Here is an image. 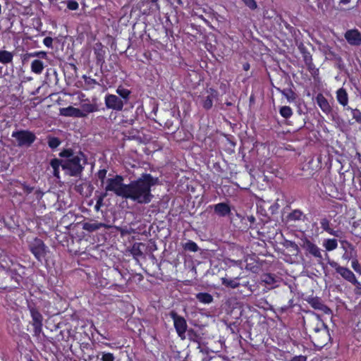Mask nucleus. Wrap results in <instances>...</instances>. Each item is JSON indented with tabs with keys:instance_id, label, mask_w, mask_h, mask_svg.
<instances>
[{
	"instance_id": "1",
	"label": "nucleus",
	"mask_w": 361,
	"mask_h": 361,
	"mask_svg": "<svg viewBox=\"0 0 361 361\" xmlns=\"http://www.w3.org/2000/svg\"><path fill=\"white\" fill-rule=\"evenodd\" d=\"M158 183V178H154L149 173H142L139 178L128 184L126 199L141 204H148L154 197L151 192V188L157 185Z\"/></svg>"
},
{
	"instance_id": "2",
	"label": "nucleus",
	"mask_w": 361,
	"mask_h": 361,
	"mask_svg": "<svg viewBox=\"0 0 361 361\" xmlns=\"http://www.w3.org/2000/svg\"><path fill=\"white\" fill-rule=\"evenodd\" d=\"M1 264L2 270H0V289L8 290L18 288L23 281V277L19 273L24 269V267L18 262L11 261V264L4 261Z\"/></svg>"
},
{
	"instance_id": "3",
	"label": "nucleus",
	"mask_w": 361,
	"mask_h": 361,
	"mask_svg": "<svg viewBox=\"0 0 361 361\" xmlns=\"http://www.w3.org/2000/svg\"><path fill=\"white\" fill-rule=\"evenodd\" d=\"M313 332L311 338L314 345L318 348H322L330 341L331 337L326 324L317 316V321L312 324Z\"/></svg>"
},
{
	"instance_id": "4",
	"label": "nucleus",
	"mask_w": 361,
	"mask_h": 361,
	"mask_svg": "<svg viewBox=\"0 0 361 361\" xmlns=\"http://www.w3.org/2000/svg\"><path fill=\"white\" fill-rule=\"evenodd\" d=\"M86 163L87 159L80 150L75 152L69 149V176H79Z\"/></svg>"
},
{
	"instance_id": "5",
	"label": "nucleus",
	"mask_w": 361,
	"mask_h": 361,
	"mask_svg": "<svg viewBox=\"0 0 361 361\" xmlns=\"http://www.w3.org/2000/svg\"><path fill=\"white\" fill-rule=\"evenodd\" d=\"M27 309L30 312V314L32 318V321L30 322V324L32 325L33 328L32 336L39 338L40 335L43 334V316L39 312V308L37 307L34 303L28 304Z\"/></svg>"
},
{
	"instance_id": "6",
	"label": "nucleus",
	"mask_w": 361,
	"mask_h": 361,
	"mask_svg": "<svg viewBox=\"0 0 361 361\" xmlns=\"http://www.w3.org/2000/svg\"><path fill=\"white\" fill-rule=\"evenodd\" d=\"M105 190L106 192L108 191L114 192L117 196L126 199L128 191V184L123 183V176L116 175L114 178L107 179Z\"/></svg>"
},
{
	"instance_id": "7",
	"label": "nucleus",
	"mask_w": 361,
	"mask_h": 361,
	"mask_svg": "<svg viewBox=\"0 0 361 361\" xmlns=\"http://www.w3.org/2000/svg\"><path fill=\"white\" fill-rule=\"evenodd\" d=\"M11 136L16 139L18 147H30L37 139L35 134L28 130L13 131Z\"/></svg>"
},
{
	"instance_id": "8",
	"label": "nucleus",
	"mask_w": 361,
	"mask_h": 361,
	"mask_svg": "<svg viewBox=\"0 0 361 361\" xmlns=\"http://www.w3.org/2000/svg\"><path fill=\"white\" fill-rule=\"evenodd\" d=\"M29 250L35 259L41 263L43 259H45L48 252L47 247L43 240L39 238H35L32 242H30L29 245Z\"/></svg>"
},
{
	"instance_id": "9",
	"label": "nucleus",
	"mask_w": 361,
	"mask_h": 361,
	"mask_svg": "<svg viewBox=\"0 0 361 361\" xmlns=\"http://www.w3.org/2000/svg\"><path fill=\"white\" fill-rule=\"evenodd\" d=\"M169 315L173 321L174 328L178 336L182 340L185 339V333L188 328L186 320L174 310L171 311Z\"/></svg>"
},
{
	"instance_id": "10",
	"label": "nucleus",
	"mask_w": 361,
	"mask_h": 361,
	"mask_svg": "<svg viewBox=\"0 0 361 361\" xmlns=\"http://www.w3.org/2000/svg\"><path fill=\"white\" fill-rule=\"evenodd\" d=\"M326 258L327 259L328 264L333 268L335 269L336 271L345 280L351 283L356 277L354 273L349 269L340 266L336 262L332 261L329 259V255L326 252L324 253Z\"/></svg>"
},
{
	"instance_id": "11",
	"label": "nucleus",
	"mask_w": 361,
	"mask_h": 361,
	"mask_svg": "<svg viewBox=\"0 0 361 361\" xmlns=\"http://www.w3.org/2000/svg\"><path fill=\"white\" fill-rule=\"evenodd\" d=\"M105 105L107 109L115 111H121L123 107L124 102L121 98L115 94H107L105 97Z\"/></svg>"
},
{
	"instance_id": "12",
	"label": "nucleus",
	"mask_w": 361,
	"mask_h": 361,
	"mask_svg": "<svg viewBox=\"0 0 361 361\" xmlns=\"http://www.w3.org/2000/svg\"><path fill=\"white\" fill-rule=\"evenodd\" d=\"M301 246L310 255L316 258H318L319 259V263H321V260L323 259V257L322 255L320 249L315 244L312 243L310 240L305 238L302 240V244Z\"/></svg>"
},
{
	"instance_id": "13",
	"label": "nucleus",
	"mask_w": 361,
	"mask_h": 361,
	"mask_svg": "<svg viewBox=\"0 0 361 361\" xmlns=\"http://www.w3.org/2000/svg\"><path fill=\"white\" fill-rule=\"evenodd\" d=\"M348 43L352 46L361 44V32L357 29L348 30L344 35Z\"/></svg>"
},
{
	"instance_id": "14",
	"label": "nucleus",
	"mask_w": 361,
	"mask_h": 361,
	"mask_svg": "<svg viewBox=\"0 0 361 361\" xmlns=\"http://www.w3.org/2000/svg\"><path fill=\"white\" fill-rule=\"evenodd\" d=\"M306 300L315 310H321L326 314H330L332 312L331 310L325 305L318 297L308 298Z\"/></svg>"
},
{
	"instance_id": "15",
	"label": "nucleus",
	"mask_w": 361,
	"mask_h": 361,
	"mask_svg": "<svg viewBox=\"0 0 361 361\" xmlns=\"http://www.w3.org/2000/svg\"><path fill=\"white\" fill-rule=\"evenodd\" d=\"M50 165L53 169L54 176L59 179L60 178V177H59L60 166L62 167V169L64 171L65 173H66L68 172V161H64L62 163V161L55 158L51 161Z\"/></svg>"
},
{
	"instance_id": "16",
	"label": "nucleus",
	"mask_w": 361,
	"mask_h": 361,
	"mask_svg": "<svg viewBox=\"0 0 361 361\" xmlns=\"http://www.w3.org/2000/svg\"><path fill=\"white\" fill-rule=\"evenodd\" d=\"M94 49L96 55L97 64L102 67L105 61L104 57L106 51L101 43L95 44Z\"/></svg>"
},
{
	"instance_id": "17",
	"label": "nucleus",
	"mask_w": 361,
	"mask_h": 361,
	"mask_svg": "<svg viewBox=\"0 0 361 361\" xmlns=\"http://www.w3.org/2000/svg\"><path fill=\"white\" fill-rule=\"evenodd\" d=\"M320 225H321V228L324 231L328 232L329 234H331L335 237H338V238L341 237L342 231H341L339 230L334 231V229H332L330 227V221L326 218H323L321 219Z\"/></svg>"
},
{
	"instance_id": "18",
	"label": "nucleus",
	"mask_w": 361,
	"mask_h": 361,
	"mask_svg": "<svg viewBox=\"0 0 361 361\" xmlns=\"http://www.w3.org/2000/svg\"><path fill=\"white\" fill-rule=\"evenodd\" d=\"M214 211L219 216H226L231 213L229 205L225 202H221L213 206Z\"/></svg>"
},
{
	"instance_id": "19",
	"label": "nucleus",
	"mask_w": 361,
	"mask_h": 361,
	"mask_svg": "<svg viewBox=\"0 0 361 361\" xmlns=\"http://www.w3.org/2000/svg\"><path fill=\"white\" fill-rule=\"evenodd\" d=\"M316 99L317 104L325 114H329L331 111V107L329 105L328 100L322 94H318Z\"/></svg>"
},
{
	"instance_id": "20",
	"label": "nucleus",
	"mask_w": 361,
	"mask_h": 361,
	"mask_svg": "<svg viewBox=\"0 0 361 361\" xmlns=\"http://www.w3.org/2000/svg\"><path fill=\"white\" fill-rule=\"evenodd\" d=\"M106 224L103 223H98L96 221H92L90 222H85L82 224V228L87 231L88 232H94L102 227H106Z\"/></svg>"
},
{
	"instance_id": "21",
	"label": "nucleus",
	"mask_w": 361,
	"mask_h": 361,
	"mask_svg": "<svg viewBox=\"0 0 361 361\" xmlns=\"http://www.w3.org/2000/svg\"><path fill=\"white\" fill-rule=\"evenodd\" d=\"M210 94L206 97V98L202 101V106L207 110L210 109L212 107L213 99L217 96V92L216 90L213 89H210Z\"/></svg>"
},
{
	"instance_id": "22",
	"label": "nucleus",
	"mask_w": 361,
	"mask_h": 361,
	"mask_svg": "<svg viewBox=\"0 0 361 361\" xmlns=\"http://www.w3.org/2000/svg\"><path fill=\"white\" fill-rule=\"evenodd\" d=\"M336 97L338 102L343 105V106H345L348 104V97L347 92L343 88H340L336 92Z\"/></svg>"
},
{
	"instance_id": "23",
	"label": "nucleus",
	"mask_w": 361,
	"mask_h": 361,
	"mask_svg": "<svg viewBox=\"0 0 361 361\" xmlns=\"http://www.w3.org/2000/svg\"><path fill=\"white\" fill-rule=\"evenodd\" d=\"M13 54L12 52L6 50L0 51V63L7 64L12 62Z\"/></svg>"
},
{
	"instance_id": "24",
	"label": "nucleus",
	"mask_w": 361,
	"mask_h": 361,
	"mask_svg": "<svg viewBox=\"0 0 361 361\" xmlns=\"http://www.w3.org/2000/svg\"><path fill=\"white\" fill-rule=\"evenodd\" d=\"M44 70V63L42 61L39 59H35L32 61L31 63V71L36 73L40 74L42 73Z\"/></svg>"
},
{
	"instance_id": "25",
	"label": "nucleus",
	"mask_w": 361,
	"mask_h": 361,
	"mask_svg": "<svg viewBox=\"0 0 361 361\" xmlns=\"http://www.w3.org/2000/svg\"><path fill=\"white\" fill-rule=\"evenodd\" d=\"M123 134L129 139L136 140L138 141H141L142 140V137L140 135V131L136 128H131L130 130H126L123 132Z\"/></svg>"
},
{
	"instance_id": "26",
	"label": "nucleus",
	"mask_w": 361,
	"mask_h": 361,
	"mask_svg": "<svg viewBox=\"0 0 361 361\" xmlns=\"http://www.w3.org/2000/svg\"><path fill=\"white\" fill-rule=\"evenodd\" d=\"M196 298L201 302L209 304L213 300V297L207 293H199L196 295Z\"/></svg>"
},
{
	"instance_id": "27",
	"label": "nucleus",
	"mask_w": 361,
	"mask_h": 361,
	"mask_svg": "<svg viewBox=\"0 0 361 361\" xmlns=\"http://www.w3.org/2000/svg\"><path fill=\"white\" fill-rule=\"evenodd\" d=\"M278 90L281 92V93L284 97H286V98L288 99V101L289 102H294L295 100L296 94L290 88H287V89H283V90L278 89Z\"/></svg>"
},
{
	"instance_id": "28",
	"label": "nucleus",
	"mask_w": 361,
	"mask_h": 361,
	"mask_svg": "<svg viewBox=\"0 0 361 361\" xmlns=\"http://www.w3.org/2000/svg\"><path fill=\"white\" fill-rule=\"evenodd\" d=\"M116 93L123 99V102L126 103L128 101L130 91L128 89L118 86L116 90Z\"/></svg>"
},
{
	"instance_id": "29",
	"label": "nucleus",
	"mask_w": 361,
	"mask_h": 361,
	"mask_svg": "<svg viewBox=\"0 0 361 361\" xmlns=\"http://www.w3.org/2000/svg\"><path fill=\"white\" fill-rule=\"evenodd\" d=\"M141 247H145V245L143 243H135L133 245L130 252L134 257H142L143 255Z\"/></svg>"
},
{
	"instance_id": "30",
	"label": "nucleus",
	"mask_w": 361,
	"mask_h": 361,
	"mask_svg": "<svg viewBox=\"0 0 361 361\" xmlns=\"http://www.w3.org/2000/svg\"><path fill=\"white\" fill-rule=\"evenodd\" d=\"M323 245L327 251L334 250L338 246L337 240L336 239H326L324 241Z\"/></svg>"
},
{
	"instance_id": "31",
	"label": "nucleus",
	"mask_w": 361,
	"mask_h": 361,
	"mask_svg": "<svg viewBox=\"0 0 361 361\" xmlns=\"http://www.w3.org/2000/svg\"><path fill=\"white\" fill-rule=\"evenodd\" d=\"M222 284L226 287L235 288L239 286L240 283L238 282L237 279H231L227 278H222Z\"/></svg>"
},
{
	"instance_id": "32",
	"label": "nucleus",
	"mask_w": 361,
	"mask_h": 361,
	"mask_svg": "<svg viewBox=\"0 0 361 361\" xmlns=\"http://www.w3.org/2000/svg\"><path fill=\"white\" fill-rule=\"evenodd\" d=\"M81 109L86 116L87 114L97 111V107L96 104L85 103L81 105Z\"/></svg>"
},
{
	"instance_id": "33",
	"label": "nucleus",
	"mask_w": 361,
	"mask_h": 361,
	"mask_svg": "<svg viewBox=\"0 0 361 361\" xmlns=\"http://www.w3.org/2000/svg\"><path fill=\"white\" fill-rule=\"evenodd\" d=\"M47 140L49 147L53 149L58 147L61 144V140L56 137L49 135Z\"/></svg>"
},
{
	"instance_id": "34",
	"label": "nucleus",
	"mask_w": 361,
	"mask_h": 361,
	"mask_svg": "<svg viewBox=\"0 0 361 361\" xmlns=\"http://www.w3.org/2000/svg\"><path fill=\"white\" fill-rule=\"evenodd\" d=\"M69 116L74 117H85V113H82L81 109H77L73 106H69Z\"/></svg>"
},
{
	"instance_id": "35",
	"label": "nucleus",
	"mask_w": 361,
	"mask_h": 361,
	"mask_svg": "<svg viewBox=\"0 0 361 361\" xmlns=\"http://www.w3.org/2000/svg\"><path fill=\"white\" fill-rule=\"evenodd\" d=\"M62 224H61L60 225H58L56 228H57V231L60 232V233H63L62 231ZM57 240L60 243H63V241H67L68 240V233L64 231L63 232V235H62V233L61 234H57V237H56Z\"/></svg>"
},
{
	"instance_id": "36",
	"label": "nucleus",
	"mask_w": 361,
	"mask_h": 361,
	"mask_svg": "<svg viewBox=\"0 0 361 361\" xmlns=\"http://www.w3.org/2000/svg\"><path fill=\"white\" fill-rule=\"evenodd\" d=\"M280 114L283 118H288L292 116L293 111H292V109H290V107H289L288 106H284L280 109Z\"/></svg>"
},
{
	"instance_id": "37",
	"label": "nucleus",
	"mask_w": 361,
	"mask_h": 361,
	"mask_svg": "<svg viewBox=\"0 0 361 361\" xmlns=\"http://www.w3.org/2000/svg\"><path fill=\"white\" fill-rule=\"evenodd\" d=\"M183 247L185 250H188L190 252H197L199 250L197 245L192 240H189L188 242H187L183 245Z\"/></svg>"
},
{
	"instance_id": "38",
	"label": "nucleus",
	"mask_w": 361,
	"mask_h": 361,
	"mask_svg": "<svg viewBox=\"0 0 361 361\" xmlns=\"http://www.w3.org/2000/svg\"><path fill=\"white\" fill-rule=\"evenodd\" d=\"M262 281L268 285H272L276 283V279L271 274H267L263 276Z\"/></svg>"
},
{
	"instance_id": "39",
	"label": "nucleus",
	"mask_w": 361,
	"mask_h": 361,
	"mask_svg": "<svg viewBox=\"0 0 361 361\" xmlns=\"http://www.w3.org/2000/svg\"><path fill=\"white\" fill-rule=\"evenodd\" d=\"M302 214V213L301 211H300L298 209H295L289 214L288 218L290 220H294V221L299 220V219H300Z\"/></svg>"
},
{
	"instance_id": "40",
	"label": "nucleus",
	"mask_w": 361,
	"mask_h": 361,
	"mask_svg": "<svg viewBox=\"0 0 361 361\" xmlns=\"http://www.w3.org/2000/svg\"><path fill=\"white\" fill-rule=\"evenodd\" d=\"M348 247L350 249V251H346L343 255V258L347 260H350L351 258H353V254L355 253L354 247L350 243H348Z\"/></svg>"
},
{
	"instance_id": "41",
	"label": "nucleus",
	"mask_w": 361,
	"mask_h": 361,
	"mask_svg": "<svg viewBox=\"0 0 361 361\" xmlns=\"http://www.w3.org/2000/svg\"><path fill=\"white\" fill-rule=\"evenodd\" d=\"M188 338L194 342H198L200 339L199 335L192 329L188 331Z\"/></svg>"
},
{
	"instance_id": "42",
	"label": "nucleus",
	"mask_w": 361,
	"mask_h": 361,
	"mask_svg": "<svg viewBox=\"0 0 361 361\" xmlns=\"http://www.w3.org/2000/svg\"><path fill=\"white\" fill-rule=\"evenodd\" d=\"M283 245L286 247L293 248V250L296 252V253H298L300 251L298 245L295 242L290 240H286Z\"/></svg>"
},
{
	"instance_id": "43",
	"label": "nucleus",
	"mask_w": 361,
	"mask_h": 361,
	"mask_svg": "<svg viewBox=\"0 0 361 361\" xmlns=\"http://www.w3.org/2000/svg\"><path fill=\"white\" fill-rule=\"evenodd\" d=\"M348 109H350L352 111L353 117L358 123H361V112L358 109H353L350 107Z\"/></svg>"
},
{
	"instance_id": "44",
	"label": "nucleus",
	"mask_w": 361,
	"mask_h": 361,
	"mask_svg": "<svg viewBox=\"0 0 361 361\" xmlns=\"http://www.w3.org/2000/svg\"><path fill=\"white\" fill-rule=\"evenodd\" d=\"M351 283L355 286V288L354 290L355 293L356 295H361V283L357 280L356 278L352 281Z\"/></svg>"
},
{
	"instance_id": "45",
	"label": "nucleus",
	"mask_w": 361,
	"mask_h": 361,
	"mask_svg": "<svg viewBox=\"0 0 361 361\" xmlns=\"http://www.w3.org/2000/svg\"><path fill=\"white\" fill-rule=\"evenodd\" d=\"M244 4L249 7L251 10H255L257 8V4L255 0H242Z\"/></svg>"
},
{
	"instance_id": "46",
	"label": "nucleus",
	"mask_w": 361,
	"mask_h": 361,
	"mask_svg": "<svg viewBox=\"0 0 361 361\" xmlns=\"http://www.w3.org/2000/svg\"><path fill=\"white\" fill-rule=\"evenodd\" d=\"M305 63L307 69L311 72L312 74H314L318 71V70L317 68H315V66L312 62V60L305 62Z\"/></svg>"
},
{
	"instance_id": "47",
	"label": "nucleus",
	"mask_w": 361,
	"mask_h": 361,
	"mask_svg": "<svg viewBox=\"0 0 361 361\" xmlns=\"http://www.w3.org/2000/svg\"><path fill=\"white\" fill-rule=\"evenodd\" d=\"M106 195H107L106 192H105L104 194L100 195L98 197V199L97 200L96 205L94 207L96 211H99V210L101 206L102 205L103 200L106 196Z\"/></svg>"
},
{
	"instance_id": "48",
	"label": "nucleus",
	"mask_w": 361,
	"mask_h": 361,
	"mask_svg": "<svg viewBox=\"0 0 361 361\" xmlns=\"http://www.w3.org/2000/svg\"><path fill=\"white\" fill-rule=\"evenodd\" d=\"M352 267L356 272L361 274V265L359 264L357 259H355L352 262Z\"/></svg>"
},
{
	"instance_id": "49",
	"label": "nucleus",
	"mask_w": 361,
	"mask_h": 361,
	"mask_svg": "<svg viewBox=\"0 0 361 361\" xmlns=\"http://www.w3.org/2000/svg\"><path fill=\"white\" fill-rule=\"evenodd\" d=\"M102 360V361H114V356L112 353H103Z\"/></svg>"
},
{
	"instance_id": "50",
	"label": "nucleus",
	"mask_w": 361,
	"mask_h": 361,
	"mask_svg": "<svg viewBox=\"0 0 361 361\" xmlns=\"http://www.w3.org/2000/svg\"><path fill=\"white\" fill-rule=\"evenodd\" d=\"M334 61H336V65L338 69L343 70L345 66L342 58L340 56H338Z\"/></svg>"
},
{
	"instance_id": "51",
	"label": "nucleus",
	"mask_w": 361,
	"mask_h": 361,
	"mask_svg": "<svg viewBox=\"0 0 361 361\" xmlns=\"http://www.w3.org/2000/svg\"><path fill=\"white\" fill-rule=\"evenodd\" d=\"M106 172L107 171L106 169H101L97 173V177L99 179L102 180V183L104 182V180L106 178Z\"/></svg>"
},
{
	"instance_id": "52",
	"label": "nucleus",
	"mask_w": 361,
	"mask_h": 361,
	"mask_svg": "<svg viewBox=\"0 0 361 361\" xmlns=\"http://www.w3.org/2000/svg\"><path fill=\"white\" fill-rule=\"evenodd\" d=\"M52 42H53V39L51 37H46L44 39H43V43L47 47H51L52 46Z\"/></svg>"
},
{
	"instance_id": "53",
	"label": "nucleus",
	"mask_w": 361,
	"mask_h": 361,
	"mask_svg": "<svg viewBox=\"0 0 361 361\" xmlns=\"http://www.w3.org/2000/svg\"><path fill=\"white\" fill-rule=\"evenodd\" d=\"M22 186L24 192H26L27 194L31 193L34 190L33 187L27 185L25 183H22Z\"/></svg>"
},
{
	"instance_id": "54",
	"label": "nucleus",
	"mask_w": 361,
	"mask_h": 361,
	"mask_svg": "<svg viewBox=\"0 0 361 361\" xmlns=\"http://www.w3.org/2000/svg\"><path fill=\"white\" fill-rule=\"evenodd\" d=\"M338 56V54L331 50L325 57L327 60L334 61Z\"/></svg>"
},
{
	"instance_id": "55",
	"label": "nucleus",
	"mask_w": 361,
	"mask_h": 361,
	"mask_svg": "<svg viewBox=\"0 0 361 361\" xmlns=\"http://www.w3.org/2000/svg\"><path fill=\"white\" fill-rule=\"evenodd\" d=\"M288 361H307V357L304 355H296Z\"/></svg>"
},
{
	"instance_id": "56",
	"label": "nucleus",
	"mask_w": 361,
	"mask_h": 361,
	"mask_svg": "<svg viewBox=\"0 0 361 361\" xmlns=\"http://www.w3.org/2000/svg\"><path fill=\"white\" fill-rule=\"evenodd\" d=\"M78 8V4L76 1L69 0V10H76Z\"/></svg>"
},
{
	"instance_id": "57",
	"label": "nucleus",
	"mask_w": 361,
	"mask_h": 361,
	"mask_svg": "<svg viewBox=\"0 0 361 361\" xmlns=\"http://www.w3.org/2000/svg\"><path fill=\"white\" fill-rule=\"evenodd\" d=\"M321 50L326 56L332 50V49L328 45H323Z\"/></svg>"
},
{
	"instance_id": "58",
	"label": "nucleus",
	"mask_w": 361,
	"mask_h": 361,
	"mask_svg": "<svg viewBox=\"0 0 361 361\" xmlns=\"http://www.w3.org/2000/svg\"><path fill=\"white\" fill-rule=\"evenodd\" d=\"M75 190L82 195H85V196L87 195V194H85V192L83 191V185L82 184L75 185Z\"/></svg>"
},
{
	"instance_id": "59",
	"label": "nucleus",
	"mask_w": 361,
	"mask_h": 361,
	"mask_svg": "<svg viewBox=\"0 0 361 361\" xmlns=\"http://www.w3.org/2000/svg\"><path fill=\"white\" fill-rule=\"evenodd\" d=\"M85 84L89 86H92L97 83L94 79H92L90 78L87 77L85 78Z\"/></svg>"
},
{
	"instance_id": "60",
	"label": "nucleus",
	"mask_w": 361,
	"mask_h": 361,
	"mask_svg": "<svg viewBox=\"0 0 361 361\" xmlns=\"http://www.w3.org/2000/svg\"><path fill=\"white\" fill-rule=\"evenodd\" d=\"M135 116H134L133 118H130L129 119H122L121 123H123V125H125V124L133 125V123L135 122Z\"/></svg>"
},
{
	"instance_id": "61",
	"label": "nucleus",
	"mask_w": 361,
	"mask_h": 361,
	"mask_svg": "<svg viewBox=\"0 0 361 361\" xmlns=\"http://www.w3.org/2000/svg\"><path fill=\"white\" fill-rule=\"evenodd\" d=\"M298 49L300 51V52L303 55L304 54H306L307 52H308V51L307 50L306 47H305V45L303 44V43H300V44L298 45Z\"/></svg>"
},
{
	"instance_id": "62",
	"label": "nucleus",
	"mask_w": 361,
	"mask_h": 361,
	"mask_svg": "<svg viewBox=\"0 0 361 361\" xmlns=\"http://www.w3.org/2000/svg\"><path fill=\"white\" fill-rule=\"evenodd\" d=\"M302 57H303L305 63L307 62L310 60H312V55L310 54V53L309 51L307 52L306 54H304L302 55Z\"/></svg>"
},
{
	"instance_id": "63",
	"label": "nucleus",
	"mask_w": 361,
	"mask_h": 361,
	"mask_svg": "<svg viewBox=\"0 0 361 361\" xmlns=\"http://www.w3.org/2000/svg\"><path fill=\"white\" fill-rule=\"evenodd\" d=\"M279 207V205L277 202L274 203L273 205L271 206L270 209L271 210L272 213H274Z\"/></svg>"
},
{
	"instance_id": "64",
	"label": "nucleus",
	"mask_w": 361,
	"mask_h": 361,
	"mask_svg": "<svg viewBox=\"0 0 361 361\" xmlns=\"http://www.w3.org/2000/svg\"><path fill=\"white\" fill-rule=\"evenodd\" d=\"M61 157H68V149L64 148L59 154Z\"/></svg>"
}]
</instances>
